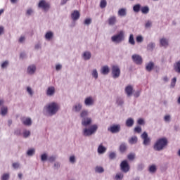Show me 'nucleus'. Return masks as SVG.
I'll use <instances>...</instances> for the list:
<instances>
[{"instance_id":"obj_35","label":"nucleus","mask_w":180,"mask_h":180,"mask_svg":"<svg viewBox=\"0 0 180 180\" xmlns=\"http://www.w3.org/2000/svg\"><path fill=\"white\" fill-rule=\"evenodd\" d=\"M127 158H128V160H129V161H133V160H134V158H136V154H134V153H129L127 155Z\"/></svg>"},{"instance_id":"obj_42","label":"nucleus","mask_w":180,"mask_h":180,"mask_svg":"<svg viewBox=\"0 0 180 180\" xmlns=\"http://www.w3.org/2000/svg\"><path fill=\"white\" fill-rule=\"evenodd\" d=\"M81 117H86V116H88V111L86 110H83L82 111L81 114H80Z\"/></svg>"},{"instance_id":"obj_58","label":"nucleus","mask_w":180,"mask_h":180,"mask_svg":"<svg viewBox=\"0 0 180 180\" xmlns=\"http://www.w3.org/2000/svg\"><path fill=\"white\" fill-rule=\"evenodd\" d=\"M49 161L50 162H53V161H56V157H53V156L50 157V158H49Z\"/></svg>"},{"instance_id":"obj_19","label":"nucleus","mask_w":180,"mask_h":180,"mask_svg":"<svg viewBox=\"0 0 180 180\" xmlns=\"http://www.w3.org/2000/svg\"><path fill=\"white\" fill-rule=\"evenodd\" d=\"M55 89L53 86L49 87L46 91V95L49 96H51L52 95H54Z\"/></svg>"},{"instance_id":"obj_8","label":"nucleus","mask_w":180,"mask_h":180,"mask_svg":"<svg viewBox=\"0 0 180 180\" xmlns=\"http://www.w3.org/2000/svg\"><path fill=\"white\" fill-rule=\"evenodd\" d=\"M108 131L110 133H119L120 131V125H112L108 128Z\"/></svg>"},{"instance_id":"obj_50","label":"nucleus","mask_w":180,"mask_h":180,"mask_svg":"<svg viewBox=\"0 0 180 180\" xmlns=\"http://www.w3.org/2000/svg\"><path fill=\"white\" fill-rule=\"evenodd\" d=\"M134 131L136 133H141V127H136L134 128Z\"/></svg>"},{"instance_id":"obj_49","label":"nucleus","mask_w":180,"mask_h":180,"mask_svg":"<svg viewBox=\"0 0 180 180\" xmlns=\"http://www.w3.org/2000/svg\"><path fill=\"white\" fill-rule=\"evenodd\" d=\"M153 47H155V44L150 43L148 45V50H153Z\"/></svg>"},{"instance_id":"obj_2","label":"nucleus","mask_w":180,"mask_h":180,"mask_svg":"<svg viewBox=\"0 0 180 180\" xmlns=\"http://www.w3.org/2000/svg\"><path fill=\"white\" fill-rule=\"evenodd\" d=\"M60 109V106L57 103H51L48 106H46V110L48 113L51 115V116H53V115H56L57 112H58V110Z\"/></svg>"},{"instance_id":"obj_22","label":"nucleus","mask_w":180,"mask_h":180,"mask_svg":"<svg viewBox=\"0 0 180 180\" xmlns=\"http://www.w3.org/2000/svg\"><path fill=\"white\" fill-rule=\"evenodd\" d=\"M134 124V120L131 118H129L128 120H127L126 121V126L127 127H131V126H133Z\"/></svg>"},{"instance_id":"obj_26","label":"nucleus","mask_w":180,"mask_h":180,"mask_svg":"<svg viewBox=\"0 0 180 180\" xmlns=\"http://www.w3.org/2000/svg\"><path fill=\"white\" fill-rule=\"evenodd\" d=\"M106 151V148L103 147V146L100 145L98 148V153L99 154H103Z\"/></svg>"},{"instance_id":"obj_14","label":"nucleus","mask_w":180,"mask_h":180,"mask_svg":"<svg viewBox=\"0 0 180 180\" xmlns=\"http://www.w3.org/2000/svg\"><path fill=\"white\" fill-rule=\"evenodd\" d=\"M109 66L105 65L101 68V72L103 74V75H108L109 74Z\"/></svg>"},{"instance_id":"obj_13","label":"nucleus","mask_w":180,"mask_h":180,"mask_svg":"<svg viewBox=\"0 0 180 180\" xmlns=\"http://www.w3.org/2000/svg\"><path fill=\"white\" fill-rule=\"evenodd\" d=\"M125 93L127 96H131L133 95V86L128 85L125 87Z\"/></svg>"},{"instance_id":"obj_53","label":"nucleus","mask_w":180,"mask_h":180,"mask_svg":"<svg viewBox=\"0 0 180 180\" xmlns=\"http://www.w3.org/2000/svg\"><path fill=\"white\" fill-rule=\"evenodd\" d=\"M27 91L28 92V94H30L31 95V96L33 95V91H32V88L27 87Z\"/></svg>"},{"instance_id":"obj_61","label":"nucleus","mask_w":180,"mask_h":180,"mask_svg":"<svg viewBox=\"0 0 180 180\" xmlns=\"http://www.w3.org/2000/svg\"><path fill=\"white\" fill-rule=\"evenodd\" d=\"M61 68H62L61 65H56V71H60V70H61Z\"/></svg>"},{"instance_id":"obj_25","label":"nucleus","mask_w":180,"mask_h":180,"mask_svg":"<svg viewBox=\"0 0 180 180\" xmlns=\"http://www.w3.org/2000/svg\"><path fill=\"white\" fill-rule=\"evenodd\" d=\"M174 71L180 74V60L176 62L174 65Z\"/></svg>"},{"instance_id":"obj_20","label":"nucleus","mask_w":180,"mask_h":180,"mask_svg":"<svg viewBox=\"0 0 180 180\" xmlns=\"http://www.w3.org/2000/svg\"><path fill=\"white\" fill-rule=\"evenodd\" d=\"M153 68H154V63L153 62H150L146 66V70H148L149 72H150V71L153 70Z\"/></svg>"},{"instance_id":"obj_59","label":"nucleus","mask_w":180,"mask_h":180,"mask_svg":"<svg viewBox=\"0 0 180 180\" xmlns=\"http://www.w3.org/2000/svg\"><path fill=\"white\" fill-rule=\"evenodd\" d=\"M138 124H144V120L143 119L138 120Z\"/></svg>"},{"instance_id":"obj_10","label":"nucleus","mask_w":180,"mask_h":180,"mask_svg":"<svg viewBox=\"0 0 180 180\" xmlns=\"http://www.w3.org/2000/svg\"><path fill=\"white\" fill-rule=\"evenodd\" d=\"M141 139L143 140V144L144 146H148L150 144V138H148V134L147 132H143V134L141 135Z\"/></svg>"},{"instance_id":"obj_9","label":"nucleus","mask_w":180,"mask_h":180,"mask_svg":"<svg viewBox=\"0 0 180 180\" xmlns=\"http://www.w3.org/2000/svg\"><path fill=\"white\" fill-rule=\"evenodd\" d=\"M132 60L135 64L140 65V64H142L143 63V58H141V56H140L138 54L133 55Z\"/></svg>"},{"instance_id":"obj_1","label":"nucleus","mask_w":180,"mask_h":180,"mask_svg":"<svg viewBox=\"0 0 180 180\" xmlns=\"http://www.w3.org/2000/svg\"><path fill=\"white\" fill-rule=\"evenodd\" d=\"M168 146V139L167 138H160L158 139L153 146L155 151H162Z\"/></svg>"},{"instance_id":"obj_27","label":"nucleus","mask_w":180,"mask_h":180,"mask_svg":"<svg viewBox=\"0 0 180 180\" xmlns=\"http://www.w3.org/2000/svg\"><path fill=\"white\" fill-rule=\"evenodd\" d=\"M129 44H131L132 46H134V44H136V41H134V37L133 34H131L129 35Z\"/></svg>"},{"instance_id":"obj_38","label":"nucleus","mask_w":180,"mask_h":180,"mask_svg":"<svg viewBox=\"0 0 180 180\" xmlns=\"http://www.w3.org/2000/svg\"><path fill=\"white\" fill-rule=\"evenodd\" d=\"M115 179L116 180H121L123 179V174L122 173H118L115 176Z\"/></svg>"},{"instance_id":"obj_56","label":"nucleus","mask_w":180,"mask_h":180,"mask_svg":"<svg viewBox=\"0 0 180 180\" xmlns=\"http://www.w3.org/2000/svg\"><path fill=\"white\" fill-rule=\"evenodd\" d=\"M176 83V77H174L172 80V86H175V84Z\"/></svg>"},{"instance_id":"obj_48","label":"nucleus","mask_w":180,"mask_h":180,"mask_svg":"<svg viewBox=\"0 0 180 180\" xmlns=\"http://www.w3.org/2000/svg\"><path fill=\"white\" fill-rule=\"evenodd\" d=\"M109 158L110 160H114V158H116V153H110Z\"/></svg>"},{"instance_id":"obj_39","label":"nucleus","mask_w":180,"mask_h":180,"mask_svg":"<svg viewBox=\"0 0 180 180\" xmlns=\"http://www.w3.org/2000/svg\"><path fill=\"white\" fill-rule=\"evenodd\" d=\"M104 169L102 167H96V172H98L99 174H102L103 172Z\"/></svg>"},{"instance_id":"obj_28","label":"nucleus","mask_w":180,"mask_h":180,"mask_svg":"<svg viewBox=\"0 0 180 180\" xmlns=\"http://www.w3.org/2000/svg\"><path fill=\"white\" fill-rule=\"evenodd\" d=\"M118 15L119 16H126L127 15L126 8H120L118 11Z\"/></svg>"},{"instance_id":"obj_63","label":"nucleus","mask_w":180,"mask_h":180,"mask_svg":"<svg viewBox=\"0 0 180 180\" xmlns=\"http://www.w3.org/2000/svg\"><path fill=\"white\" fill-rule=\"evenodd\" d=\"M33 13V11L32 9H28L27 11V15H32Z\"/></svg>"},{"instance_id":"obj_54","label":"nucleus","mask_w":180,"mask_h":180,"mask_svg":"<svg viewBox=\"0 0 180 180\" xmlns=\"http://www.w3.org/2000/svg\"><path fill=\"white\" fill-rule=\"evenodd\" d=\"M117 105H123V100H122V98H117Z\"/></svg>"},{"instance_id":"obj_11","label":"nucleus","mask_w":180,"mask_h":180,"mask_svg":"<svg viewBox=\"0 0 180 180\" xmlns=\"http://www.w3.org/2000/svg\"><path fill=\"white\" fill-rule=\"evenodd\" d=\"M81 16V14L79 13V11L75 10L72 13H71V18L72 20H78L79 19V17Z\"/></svg>"},{"instance_id":"obj_57","label":"nucleus","mask_w":180,"mask_h":180,"mask_svg":"<svg viewBox=\"0 0 180 180\" xmlns=\"http://www.w3.org/2000/svg\"><path fill=\"white\" fill-rule=\"evenodd\" d=\"M70 162H72V163L75 162V156H70Z\"/></svg>"},{"instance_id":"obj_15","label":"nucleus","mask_w":180,"mask_h":180,"mask_svg":"<svg viewBox=\"0 0 180 180\" xmlns=\"http://www.w3.org/2000/svg\"><path fill=\"white\" fill-rule=\"evenodd\" d=\"M92 123V119L91 118H84L82 121V126H89Z\"/></svg>"},{"instance_id":"obj_16","label":"nucleus","mask_w":180,"mask_h":180,"mask_svg":"<svg viewBox=\"0 0 180 180\" xmlns=\"http://www.w3.org/2000/svg\"><path fill=\"white\" fill-rule=\"evenodd\" d=\"M27 72L30 75L34 74V72H36V65H32L29 66L27 68Z\"/></svg>"},{"instance_id":"obj_47","label":"nucleus","mask_w":180,"mask_h":180,"mask_svg":"<svg viewBox=\"0 0 180 180\" xmlns=\"http://www.w3.org/2000/svg\"><path fill=\"white\" fill-rule=\"evenodd\" d=\"M91 22H92V20L91 18H86L84 20V25H91Z\"/></svg>"},{"instance_id":"obj_41","label":"nucleus","mask_w":180,"mask_h":180,"mask_svg":"<svg viewBox=\"0 0 180 180\" xmlns=\"http://www.w3.org/2000/svg\"><path fill=\"white\" fill-rule=\"evenodd\" d=\"M29 136H30V131H27V130L24 131L23 137H25V139H27Z\"/></svg>"},{"instance_id":"obj_60","label":"nucleus","mask_w":180,"mask_h":180,"mask_svg":"<svg viewBox=\"0 0 180 180\" xmlns=\"http://www.w3.org/2000/svg\"><path fill=\"white\" fill-rule=\"evenodd\" d=\"M146 27L148 28V27H151V22L148 21L146 25H145Z\"/></svg>"},{"instance_id":"obj_52","label":"nucleus","mask_w":180,"mask_h":180,"mask_svg":"<svg viewBox=\"0 0 180 180\" xmlns=\"http://www.w3.org/2000/svg\"><path fill=\"white\" fill-rule=\"evenodd\" d=\"M13 167L15 169H17V168H19V167H20V165H19V163H18V162H14V163H13Z\"/></svg>"},{"instance_id":"obj_43","label":"nucleus","mask_w":180,"mask_h":180,"mask_svg":"<svg viewBox=\"0 0 180 180\" xmlns=\"http://www.w3.org/2000/svg\"><path fill=\"white\" fill-rule=\"evenodd\" d=\"M27 155L32 156L34 154V149H30L27 152Z\"/></svg>"},{"instance_id":"obj_62","label":"nucleus","mask_w":180,"mask_h":180,"mask_svg":"<svg viewBox=\"0 0 180 180\" xmlns=\"http://www.w3.org/2000/svg\"><path fill=\"white\" fill-rule=\"evenodd\" d=\"M23 41H25V37H20V38L19 39V42L23 43Z\"/></svg>"},{"instance_id":"obj_34","label":"nucleus","mask_w":180,"mask_h":180,"mask_svg":"<svg viewBox=\"0 0 180 180\" xmlns=\"http://www.w3.org/2000/svg\"><path fill=\"white\" fill-rule=\"evenodd\" d=\"M141 8V6H140V4H136L135 6H134L133 10L135 12L139 13V12H140Z\"/></svg>"},{"instance_id":"obj_46","label":"nucleus","mask_w":180,"mask_h":180,"mask_svg":"<svg viewBox=\"0 0 180 180\" xmlns=\"http://www.w3.org/2000/svg\"><path fill=\"white\" fill-rule=\"evenodd\" d=\"M9 64V62H8V60L4 61L2 64H1V68H6L8 67V65Z\"/></svg>"},{"instance_id":"obj_30","label":"nucleus","mask_w":180,"mask_h":180,"mask_svg":"<svg viewBox=\"0 0 180 180\" xmlns=\"http://www.w3.org/2000/svg\"><path fill=\"white\" fill-rule=\"evenodd\" d=\"M137 136H132L129 140V144H136L137 143Z\"/></svg>"},{"instance_id":"obj_40","label":"nucleus","mask_w":180,"mask_h":180,"mask_svg":"<svg viewBox=\"0 0 180 180\" xmlns=\"http://www.w3.org/2000/svg\"><path fill=\"white\" fill-rule=\"evenodd\" d=\"M91 75H92V77H94V78L97 79V78H98V70H96V69L93 70V72H92Z\"/></svg>"},{"instance_id":"obj_33","label":"nucleus","mask_w":180,"mask_h":180,"mask_svg":"<svg viewBox=\"0 0 180 180\" xmlns=\"http://www.w3.org/2000/svg\"><path fill=\"white\" fill-rule=\"evenodd\" d=\"M8 113V108L7 107H2L1 109V114L2 116H5Z\"/></svg>"},{"instance_id":"obj_12","label":"nucleus","mask_w":180,"mask_h":180,"mask_svg":"<svg viewBox=\"0 0 180 180\" xmlns=\"http://www.w3.org/2000/svg\"><path fill=\"white\" fill-rule=\"evenodd\" d=\"M94 102V98L91 96H89L85 98L84 104L86 106H92Z\"/></svg>"},{"instance_id":"obj_64","label":"nucleus","mask_w":180,"mask_h":180,"mask_svg":"<svg viewBox=\"0 0 180 180\" xmlns=\"http://www.w3.org/2000/svg\"><path fill=\"white\" fill-rule=\"evenodd\" d=\"M4 33V27H0V35Z\"/></svg>"},{"instance_id":"obj_31","label":"nucleus","mask_w":180,"mask_h":180,"mask_svg":"<svg viewBox=\"0 0 180 180\" xmlns=\"http://www.w3.org/2000/svg\"><path fill=\"white\" fill-rule=\"evenodd\" d=\"M141 11L142 13H144L146 15L148 12H150V8H148V6H144V7H141Z\"/></svg>"},{"instance_id":"obj_6","label":"nucleus","mask_w":180,"mask_h":180,"mask_svg":"<svg viewBox=\"0 0 180 180\" xmlns=\"http://www.w3.org/2000/svg\"><path fill=\"white\" fill-rule=\"evenodd\" d=\"M112 75L114 78L120 77V68L117 65H112L111 68Z\"/></svg>"},{"instance_id":"obj_18","label":"nucleus","mask_w":180,"mask_h":180,"mask_svg":"<svg viewBox=\"0 0 180 180\" xmlns=\"http://www.w3.org/2000/svg\"><path fill=\"white\" fill-rule=\"evenodd\" d=\"M117 20L115 16H111L108 18V24L110 26H113V25H115Z\"/></svg>"},{"instance_id":"obj_23","label":"nucleus","mask_w":180,"mask_h":180,"mask_svg":"<svg viewBox=\"0 0 180 180\" xmlns=\"http://www.w3.org/2000/svg\"><path fill=\"white\" fill-rule=\"evenodd\" d=\"M126 150H127V146L126 145V143H121V145L120 146V153H124L126 152Z\"/></svg>"},{"instance_id":"obj_7","label":"nucleus","mask_w":180,"mask_h":180,"mask_svg":"<svg viewBox=\"0 0 180 180\" xmlns=\"http://www.w3.org/2000/svg\"><path fill=\"white\" fill-rule=\"evenodd\" d=\"M38 8H41L45 11L50 9V4L47 3L46 0H41L38 4Z\"/></svg>"},{"instance_id":"obj_24","label":"nucleus","mask_w":180,"mask_h":180,"mask_svg":"<svg viewBox=\"0 0 180 180\" xmlns=\"http://www.w3.org/2000/svg\"><path fill=\"white\" fill-rule=\"evenodd\" d=\"M22 123L25 126H32V120L30 118H26L22 120Z\"/></svg>"},{"instance_id":"obj_3","label":"nucleus","mask_w":180,"mask_h":180,"mask_svg":"<svg viewBox=\"0 0 180 180\" xmlns=\"http://www.w3.org/2000/svg\"><path fill=\"white\" fill-rule=\"evenodd\" d=\"M111 40L114 43H122L124 40V32L120 31L118 34L111 37Z\"/></svg>"},{"instance_id":"obj_37","label":"nucleus","mask_w":180,"mask_h":180,"mask_svg":"<svg viewBox=\"0 0 180 180\" xmlns=\"http://www.w3.org/2000/svg\"><path fill=\"white\" fill-rule=\"evenodd\" d=\"M150 172L154 173L155 171H157V167L155 165H153L149 167Z\"/></svg>"},{"instance_id":"obj_4","label":"nucleus","mask_w":180,"mask_h":180,"mask_svg":"<svg viewBox=\"0 0 180 180\" xmlns=\"http://www.w3.org/2000/svg\"><path fill=\"white\" fill-rule=\"evenodd\" d=\"M98 130V125H92L90 129H84L83 131L84 136H92Z\"/></svg>"},{"instance_id":"obj_17","label":"nucleus","mask_w":180,"mask_h":180,"mask_svg":"<svg viewBox=\"0 0 180 180\" xmlns=\"http://www.w3.org/2000/svg\"><path fill=\"white\" fill-rule=\"evenodd\" d=\"M160 43L162 47H168V39L165 38H162L160 40Z\"/></svg>"},{"instance_id":"obj_21","label":"nucleus","mask_w":180,"mask_h":180,"mask_svg":"<svg viewBox=\"0 0 180 180\" xmlns=\"http://www.w3.org/2000/svg\"><path fill=\"white\" fill-rule=\"evenodd\" d=\"M53 36H54V34H53V32L49 31V32L46 33L45 39L46 40H51L53 39Z\"/></svg>"},{"instance_id":"obj_5","label":"nucleus","mask_w":180,"mask_h":180,"mask_svg":"<svg viewBox=\"0 0 180 180\" xmlns=\"http://www.w3.org/2000/svg\"><path fill=\"white\" fill-rule=\"evenodd\" d=\"M120 169L125 174L130 171V165L127 162V160H123L120 164Z\"/></svg>"},{"instance_id":"obj_44","label":"nucleus","mask_w":180,"mask_h":180,"mask_svg":"<svg viewBox=\"0 0 180 180\" xmlns=\"http://www.w3.org/2000/svg\"><path fill=\"white\" fill-rule=\"evenodd\" d=\"M143 39V37L141 35H139L138 37H136V41L137 43H142Z\"/></svg>"},{"instance_id":"obj_32","label":"nucleus","mask_w":180,"mask_h":180,"mask_svg":"<svg viewBox=\"0 0 180 180\" xmlns=\"http://www.w3.org/2000/svg\"><path fill=\"white\" fill-rule=\"evenodd\" d=\"M106 5H108V2H106V0H101L100 2V8L101 9H103V8H106Z\"/></svg>"},{"instance_id":"obj_51","label":"nucleus","mask_w":180,"mask_h":180,"mask_svg":"<svg viewBox=\"0 0 180 180\" xmlns=\"http://www.w3.org/2000/svg\"><path fill=\"white\" fill-rule=\"evenodd\" d=\"M41 161H46L47 160V155L46 153L41 155Z\"/></svg>"},{"instance_id":"obj_36","label":"nucleus","mask_w":180,"mask_h":180,"mask_svg":"<svg viewBox=\"0 0 180 180\" xmlns=\"http://www.w3.org/2000/svg\"><path fill=\"white\" fill-rule=\"evenodd\" d=\"M82 109V105L81 104H77L75 105V112H79Z\"/></svg>"},{"instance_id":"obj_55","label":"nucleus","mask_w":180,"mask_h":180,"mask_svg":"<svg viewBox=\"0 0 180 180\" xmlns=\"http://www.w3.org/2000/svg\"><path fill=\"white\" fill-rule=\"evenodd\" d=\"M165 119V122H169V120H171V117L169 115H166L164 117Z\"/></svg>"},{"instance_id":"obj_45","label":"nucleus","mask_w":180,"mask_h":180,"mask_svg":"<svg viewBox=\"0 0 180 180\" xmlns=\"http://www.w3.org/2000/svg\"><path fill=\"white\" fill-rule=\"evenodd\" d=\"M2 180H8L9 179V174H4L1 177Z\"/></svg>"},{"instance_id":"obj_29","label":"nucleus","mask_w":180,"mask_h":180,"mask_svg":"<svg viewBox=\"0 0 180 180\" xmlns=\"http://www.w3.org/2000/svg\"><path fill=\"white\" fill-rule=\"evenodd\" d=\"M83 57L84 60H89L91 58V52L89 51H86L83 54Z\"/></svg>"}]
</instances>
